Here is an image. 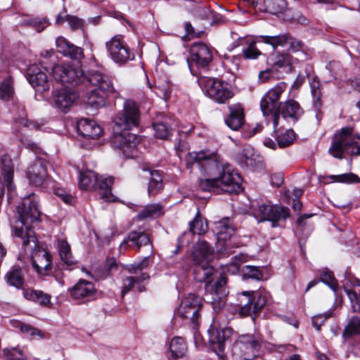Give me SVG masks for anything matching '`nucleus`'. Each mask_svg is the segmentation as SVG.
<instances>
[{
  "label": "nucleus",
  "instance_id": "6",
  "mask_svg": "<svg viewBox=\"0 0 360 360\" xmlns=\"http://www.w3.org/2000/svg\"><path fill=\"white\" fill-rule=\"evenodd\" d=\"M328 151L333 157L339 159L343 158L344 154L360 155V134L351 127L342 128L334 135Z\"/></svg>",
  "mask_w": 360,
  "mask_h": 360
},
{
  "label": "nucleus",
  "instance_id": "43",
  "mask_svg": "<svg viewBox=\"0 0 360 360\" xmlns=\"http://www.w3.org/2000/svg\"><path fill=\"white\" fill-rule=\"evenodd\" d=\"M22 25L29 26L36 30L38 32L43 31L49 25V20L46 18H27L22 20Z\"/></svg>",
  "mask_w": 360,
  "mask_h": 360
},
{
  "label": "nucleus",
  "instance_id": "22",
  "mask_svg": "<svg viewBox=\"0 0 360 360\" xmlns=\"http://www.w3.org/2000/svg\"><path fill=\"white\" fill-rule=\"evenodd\" d=\"M77 130L79 134L89 139H98L102 134L101 127L95 121L86 118L77 122Z\"/></svg>",
  "mask_w": 360,
  "mask_h": 360
},
{
  "label": "nucleus",
  "instance_id": "56",
  "mask_svg": "<svg viewBox=\"0 0 360 360\" xmlns=\"http://www.w3.org/2000/svg\"><path fill=\"white\" fill-rule=\"evenodd\" d=\"M67 22L72 30L83 29L84 21L75 15H67Z\"/></svg>",
  "mask_w": 360,
  "mask_h": 360
},
{
  "label": "nucleus",
  "instance_id": "37",
  "mask_svg": "<svg viewBox=\"0 0 360 360\" xmlns=\"http://www.w3.org/2000/svg\"><path fill=\"white\" fill-rule=\"evenodd\" d=\"M260 41L272 46L275 49L278 46H283L288 44L289 39H290V34L288 33L281 34L275 36H260Z\"/></svg>",
  "mask_w": 360,
  "mask_h": 360
},
{
  "label": "nucleus",
  "instance_id": "17",
  "mask_svg": "<svg viewBox=\"0 0 360 360\" xmlns=\"http://www.w3.org/2000/svg\"><path fill=\"white\" fill-rule=\"evenodd\" d=\"M190 60L199 68H205L213 60L212 51L210 48L202 42L194 43L190 51Z\"/></svg>",
  "mask_w": 360,
  "mask_h": 360
},
{
  "label": "nucleus",
  "instance_id": "4",
  "mask_svg": "<svg viewBox=\"0 0 360 360\" xmlns=\"http://www.w3.org/2000/svg\"><path fill=\"white\" fill-rule=\"evenodd\" d=\"M17 243H20L25 250L31 251L32 264L38 275L46 276L52 272L51 255L42 248L34 231H24L22 229H17L15 233Z\"/></svg>",
  "mask_w": 360,
  "mask_h": 360
},
{
  "label": "nucleus",
  "instance_id": "59",
  "mask_svg": "<svg viewBox=\"0 0 360 360\" xmlns=\"http://www.w3.org/2000/svg\"><path fill=\"white\" fill-rule=\"evenodd\" d=\"M70 44L71 43L63 37H59L56 40L57 51L63 56L67 54V50L68 51V47Z\"/></svg>",
  "mask_w": 360,
  "mask_h": 360
},
{
  "label": "nucleus",
  "instance_id": "54",
  "mask_svg": "<svg viewBox=\"0 0 360 360\" xmlns=\"http://www.w3.org/2000/svg\"><path fill=\"white\" fill-rule=\"evenodd\" d=\"M243 53L246 59H255L261 55V52L256 47L254 42L251 43L247 49H244Z\"/></svg>",
  "mask_w": 360,
  "mask_h": 360
},
{
  "label": "nucleus",
  "instance_id": "26",
  "mask_svg": "<svg viewBox=\"0 0 360 360\" xmlns=\"http://www.w3.org/2000/svg\"><path fill=\"white\" fill-rule=\"evenodd\" d=\"M1 174L7 189L11 191L13 189V177L14 165L11 156L5 154L1 156Z\"/></svg>",
  "mask_w": 360,
  "mask_h": 360
},
{
  "label": "nucleus",
  "instance_id": "19",
  "mask_svg": "<svg viewBox=\"0 0 360 360\" xmlns=\"http://www.w3.org/2000/svg\"><path fill=\"white\" fill-rule=\"evenodd\" d=\"M77 98L75 91L68 88H62L53 93L54 106L64 113L69 111Z\"/></svg>",
  "mask_w": 360,
  "mask_h": 360
},
{
  "label": "nucleus",
  "instance_id": "13",
  "mask_svg": "<svg viewBox=\"0 0 360 360\" xmlns=\"http://www.w3.org/2000/svg\"><path fill=\"white\" fill-rule=\"evenodd\" d=\"M285 88L286 84L285 83H279L273 89L269 90L262 97L260 102V108L264 117L272 116L274 119V113L278 108L280 103L278 101Z\"/></svg>",
  "mask_w": 360,
  "mask_h": 360
},
{
  "label": "nucleus",
  "instance_id": "53",
  "mask_svg": "<svg viewBox=\"0 0 360 360\" xmlns=\"http://www.w3.org/2000/svg\"><path fill=\"white\" fill-rule=\"evenodd\" d=\"M330 178L343 183L360 182V178L353 173L343 174L340 176H331Z\"/></svg>",
  "mask_w": 360,
  "mask_h": 360
},
{
  "label": "nucleus",
  "instance_id": "45",
  "mask_svg": "<svg viewBox=\"0 0 360 360\" xmlns=\"http://www.w3.org/2000/svg\"><path fill=\"white\" fill-rule=\"evenodd\" d=\"M7 360H26L24 351L18 347H7L3 350Z\"/></svg>",
  "mask_w": 360,
  "mask_h": 360
},
{
  "label": "nucleus",
  "instance_id": "52",
  "mask_svg": "<svg viewBox=\"0 0 360 360\" xmlns=\"http://www.w3.org/2000/svg\"><path fill=\"white\" fill-rule=\"evenodd\" d=\"M243 255L235 256L232 261L227 265V271L231 274H236L240 269V264L243 263Z\"/></svg>",
  "mask_w": 360,
  "mask_h": 360
},
{
  "label": "nucleus",
  "instance_id": "29",
  "mask_svg": "<svg viewBox=\"0 0 360 360\" xmlns=\"http://www.w3.org/2000/svg\"><path fill=\"white\" fill-rule=\"evenodd\" d=\"M148 278L149 276L146 273H141L139 276H127L124 278L122 279V297H123L131 290L135 285H138L140 292L143 291V287L141 285V283Z\"/></svg>",
  "mask_w": 360,
  "mask_h": 360
},
{
  "label": "nucleus",
  "instance_id": "32",
  "mask_svg": "<svg viewBox=\"0 0 360 360\" xmlns=\"http://www.w3.org/2000/svg\"><path fill=\"white\" fill-rule=\"evenodd\" d=\"M114 182L112 176H98V181L95 185V188H98L101 191V198L105 201H110L112 198L111 186Z\"/></svg>",
  "mask_w": 360,
  "mask_h": 360
},
{
  "label": "nucleus",
  "instance_id": "42",
  "mask_svg": "<svg viewBox=\"0 0 360 360\" xmlns=\"http://www.w3.org/2000/svg\"><path fill=\"white\" fill-rule=\"evenodd\" d=\"M58 251L61 260L68 266L75 263L71 251L70 246L66 240H62L58 241Z\"/></svg>",
  "mask_w": 360,
  "mask_h": 360
},
{
  "label": "nucleus",
  "instance_id": "62",
  "mask_svg": "<svg viewBox=\"0 0 360 360\" xmlns=\"http://www.w3.org/2000/svg\"><path fill=\"white\" fill-rule=\"evenodd\" d=\"M290 45V49L293 52H297L302 50L303 43L300 40H297L290 35V39L288 40V44Z\"/></svg>",
  "mask_w": 360,
  "mask_h": 360
},
{
  "label": "nucleus",
  "instance_id": "57",
  "mask_svg": "<svg viewBox=\"0 0 360 360\" xmlns=\"http://www.w3.org/2000/svg\"><path fill=\"white\" fill-rule=\"evenodd\" d=\"M149 264V256L145 257L140 262L131 264L127 271L129 273H136L137 271H141L146 269Z\"/></svg>",
  "mask_w": 360,
  "mask_h": 360
},
{
  "label": "nucleus",
  "instance_id": "16",
  "mask_svg": "<svg viewBox=\"0 0 360 360\" xmlns=\"http://www.w3.org/2000/svg\"><path fill=\"white\" fill-rule=\"evenodd\" d=\"M232 333L233 330L228 327L217 328L215 326H212L208 330L209 341L220 358L224 356L226 342L229 339Z\"/></svg>",
  "mask_w": 360,
  "mask_h": 360
},
{
  "label": "nucleus",
  "instance_id": "23",
  "mask_svg": "<svg viewBox=\"0 0 360 360\" xmlns=\"http://www.w3.org/2000/svg\"><path fill=\"white\" fill-rule=\"evenodd\" d=\"M229 109V114L225 123L232 130H238L245 123L244 109L240 104L232 105Z\"/></svg>",
  "mask_w": 360,
  "mask_h": 360
},
{
  "label": "nucleus",
  "instance_id": "38",
  "mask_svg": "<svg viewBox=\"0 0 360 360\" xmlns=\"http://www.w3.org/2000/svg\"><path fill=\"white\" fill-rule=\"evenodd\" d=\"M186 350V345L181 338L176 337L172 340L169 345V351L173 358L179 359L183 357Z\"/></svg>",
  "mask_w": 360,
  "mask_h": 360
},
{
  "label": "nucleus",
  "instance_id": "10",
  "mask_svg": "<svg viewBox=\"0 0 360 360\" xmlns=\"http://www.w3.org/2000/svg\"><path fill=\"white\" fill-rule=\"evenodd\" d=\"M254 215L258 222L269 221L272 227H276L280 221L290 217V210L283 206L262 204L254 211Z\"/></svg>",
  "mask_w": 360,
  "mask_h": 360
},
{
  "label": "nucleus",
  "instance_id": "5",
  "mask_svg": "<svg viewBox=\"0 0 360 360\" xmlns=\"http://www.w3.org/2000/svg\"><path fill=\"white\" fill-rule=\"evenodd\" d=\"M214 252V248L204 240H199L193 245L191 259L195 265L194 276L196 281L211 284V276L215 270L210 265V262Z\"/></svg>",
  "mask_w": 360,
  "mask_h": 360
},
{
  "label": "nucleus",
  "instance_id": "31",
  "mask_svg": "<svg viewBox=\"0 0 360 360\" xmlns=\"http://www.w3.org/2000/svg\"><path fill=\"white\" fill-rule=\"evenodd\" d=\"M189 229L188 232H184V236L186 234L191 235H203L208 230V225L205 219H204L200 215V212H198L193 219L189 223Z\"/></svg>",
  "mask_w": 360,
  "mask_h": 360
},
{
  "label": "nucleus",
  "instance_id": "2",
  "mask_svg": "<svg viewBox=\"0 0 360 360\" xmlns=\"http://www.w3.org/2000/svg\"><path fill=\"white\" fill-rule=\"evenodd\" d=\"M186 167L196 165L205 176L217 177L222 181L224 191L229 193L240 192L242 179L239 174L216 152L202 150L188 153L186 157Z\"/></svg>",
  "mask_w": 360,
  "mask_h": 360
},
{
  "label": "nucleus",
  "instance_id": "55",
  "mask_svg": "<svg viewBox=\"0 0 360 360\" xmlns=\"http://www.w3.org/2000/svg\"><path fill=\"white\" fill-rule=\"evenodd\" d=\"M212 307L214 312L218 313L221 311L222 307L225 304L224 300L220 297L218 294H214L212 296L210 301Z\"/></svg>",
  "mask_w": 360,
  "mask_h": 360
},
{
  "label": "nucleus",
  "instance_id": "20",
  "mask_svg": "<svg viewBox=\"0 0 360 360\" xmlns=\"http://www.w3.org/2000/svg\"><path fill=\"white\" fill-rule=\"evenodd\" d=\"M27 78L36 91L40 93L49 91L52 85V82L48 80L46 75L35 65L29 67Z\"/></svg>",
  "mask_w": 360,
  "mask_h": 360
},
{
  "label": "nucleus",
  "instance_id": "44",
  "mask_svg": "<svg viewBox=\"0 0 360 360\" xmlns=\"http://www.w3.org/2000/svg\"><path fill=\"white\" fill-rule=\"evenodd\" d=\"M276 139L278 146L281 148H283L293 143L295 139V133L292 129H288L284 133L277 135Z\"/></svg>",
  "mask_w": 360,
  "mask_h": 360
},
{
  "label": "nucleus",
  "instance_id": "18",
  "mask_svg": "<svg viewBox=\"0 0 360 360\" xmlns=\"http://www.w3.org/2000/svg\"><path fill=\"white\" fill-rule=\"evenodd\" d=\"M124 245L139 250L143 246H149L150 252H153V245L148 233H146L141 227L136 230L130 231L127 238L124 239L120 245L122 248Z\"/></svg>",
  "mask_w": 360,
  "mask_h": 360
},
{
  "label": "nucleus",
  "instance_id": "49",
  "mask_svg": "<svg viewBox=\"0 0 360 360\" xmlns=\"http://www.w3.org/2000/svg\"><path fill=\"white\" fill-rule=\"evenodd\" d=\"M320 281L328 285L334 292L338 289V284L333 276V274L330 271H323L321 274Z\"/></svg>",
  "mask_w": 360,
  "mask_h": 360
},
{
  "label": "nucleus",
  "instance_id": "47",
  "mask_svg": "<svg viewBox=\"0 0 360 360\" xmlns=\"http://www.w3.org/2000/svg\"><path fill=\"white\" fill-rule=\"evenodd\" d=\"M241 271L245 278L260 280L262 278V273L258 266L246 265L242 267Z\"/></svg>",
  "mask_w": 360,
  "mask_h": 360
},
{
  "label": "nucleus",
  "instance_id": "35",
  "mask_svg": "<svg viewBox=\"0 0 360 360\" xmlns=\"http://www.w3.org/2000/svg\"><path fill=\"white\" fill-rule=\"evenodd\" d=\"M162 214V207L160 204L148 205L141 210L137 214L139 220L153 219L160 216Z\"/></svg>",
  "mask_w": 360,
  "mask_h": 360
},
{
  "label": "nucleus",
  "instance_id": "63",
  "mask_svg": "<svg viewBox=\"0 0 360 360\" xmlns=\"http://www.w3.org/2000/svg\"><path fill=\"white\" fill-rule=\"evenodd\" d=\"M327 316L322 314L316 316L312 319V324L317 330H319L322 323L326 321Z\"/></svg>",
  "mask_w": 360,
  "mask_h": 360
},
{
  "label": "nucleus",
  "instance_id": "40",
  "mask_svg": "<svg viewBox=\"0 0 360 360\" xmlns=\"http://www.w3.org/2000/svg\"><path fill=\"white\" fill-rule=\"evenodd\" d=\"M360 334V314L354 316L345 328L342 337L349 338L353 335Z\"/></svg>",
  "mask_w": 360,
  "mask_h": 360
},
{
  "label": "nucleus",
  "instance_id": "34",
  "mask_svg": "<svg viewBox=\"0 0 360 360\" xmlns=\"http://www.w3.org/2000/svg\"><path fill=\"white\" fill-rule=\"evenodd\" d=\"M5 280L8 285L18 289L22 288L25 283V278L20 268H12L5 275Z\"/></svg>",
  "mask_w": 360,
  "mask_h": 360
},
{
  "label": "nucleus",
  "instance_id": "36",
  "mask_svg": "<svg viewBox=\"0 0 360 360\" xmlns=\"http://www.w3.org/2000/svg\"><path fill=\"white\" fill-rule=\"evenodd\" d=\"M98 181V175L92 171L81 172L79 178V186L82 189L89 190L95 188Z\"/></svg>",
  "mask_w": 360,
  "mask_h": 360
},
{
  "label": "nucleus",
  "instance_id": "27",
  "mask_svg": "<svg viewBox=\"0 0 360 360\" xmlns=\"http://www.w3.org/2000/svg\"><path fill=\"white\" fill-rule=\"evenodd\" d=\"M214 232L219 240L226 241L233 235L235 230L229 218L223 219L215 224Z\"/></svg>",
  "mask_w": 360,
  "mask_h": 360
},
{
  "label": "nucleus",
  "instance_id": "7",
  "mask_svg": "<svg viewBox=\"0 0 360 360\" xmlns=\"http://www.w3.org/2000/svg\"><path fill=\"white\" fill-rule=\"evenodd\" d=\"M18 214L20 221L12 228V236L14 238L17 229H22L24 231H32L30 226L39 221L41 213L34 194L29 195L22 199L18 207Z\"/></svg>",
  "mask_w": 360,
  "mask_h": 360
},
{
  "label": "nucleus",
  "instance_id": "50",
  "mask_svg": "<svg viewBox=\"0 0 360 360\" xmlns=\"http://www.w3.org/2000/svg\"><path fill=\"white\" fill-rule=\"evenodd\" d=\"M311 91L314 98V106L316 108H319L321 106V93L319 89V82L314 79L312 82L310 83Z\"/></svg>",
  "mask_w": 360,
  "mask_h": 360
},
{
  "label": "nucleus",
  "instance_id": "58",
  "mask_svg": "<svg viewBox=\"0 0 360 360\" xmlns=\"http://www.w3.org/2000/svg\"><path fill=\"white\" fill-rule=\"evenodd\" d=\"M226 283V278L225 276L221 275L219 278L211 285V290L214 294H219L222 292V288Z\"/></svg>",
  "mask_w": 360,
  "mask_h": 360
},
{
  "label": "nucleus",
  "instance_id": "1",
  "mask_svg": "<svg viewBox=\"0 0 360 360\" xmlns=\"http://www.w3.org/2000/svg\"><path fill=\"white\" fill-rule=\"evenodd\" d=\"M56 82L71 86H89L86 93V103L94 108L104 105L105 98L116 94L110 78L97 70L90 71L84 76L80 68L56 65L51 69Z\"/></svg>",
  "mask_w": 360,
  "mask_h": 360
},
{
  "label": "nucleus",
  "instance_id": "12",
  "mask_svg": "<svg viewBox=\"0 0 360 360\" xmlns=\"http://www.w3.org/2000/svg\"><path fill=\"white\" fill-rule=\"evenodd\" d=\"M207 95L219 103H225L231 98L233 93L228 83L216 78H205L200 80Z\"/></svg>",
  "mask_w": 360,
  "mask_h": 360
},
{
  "label": "nucleus",
  "instance_id": "25",
  "mask_svg": "<svg viewBox=\"0 0 360 360\" xmlns=\"http://www.w3.org/2000/svg\"><path fill=\"white\" fill-rule=\"evenodd\" d=\"M269 62L276 70L283 69L285 72L292 70L294 58L288 53H276L269 58Z\"/></svg>",
  "mask_w": 360,
  "mask_h": 360
},
{
  "label": "nucleus",
  "instance_id": "64",
  "mask_svg": "<svg viewBox=\"0 0 360 360\" xmlns=\"http://www.w3.org/2000/svg\"><path fill=\"white\" fill-rule=\"evenodd\" d=\"M56 194L60 197V198L67 204H71L72 202V197L71 195L66 193L63 190H58Z\"/></svg>",
  "mask_w": 360,
  "mask_h": 360
},
{
  "label": "nucleus",
  "instance_id": "11",
  "mask_svg": "<svg viewBox=\"0 0 360 360\" xmlns=\"http://www.w3.org/2000/svg\"><path fill=\"white\" fill-rule=\"evenodd\" d=\"M107 51L112 60L118 65H124L134 59V54L121 35L114 36L105 43Z\"/></svg>",
  "mask_w": 360,
  "mask_h": 360
},
{
  "label": "nucleus",
  "instance_id": "24",
  "mask_svg": "<svg viewBox=\"0 0 360 360\" xmlns=\"http://www.w3.org/2000/svg\"><path fill=\"white\" fill-rule=\"evenodd\" d=\"M95 291L94 285L91 282L83 279H80L69 289L70 295L75 300L90 297L94 295Z\"/></svg>",
  "mask_w": 360,
  "mask_h": 360
},
{
  "label": "nucleus",
  "instance_id": "3",
  "mask_svg": "<svg viewBox=\"0 0 360 360\" xmlns=\"http://www.w3.org/2000/svg\"><path fill=\"white\" fill-rule=\"evenodd\" d=\"M140 121V111L137 104L127 100L124 103L123 109L118 112L113 122L122 131L114 134L111 139V146L120 149L127 158H133L136 156V147L139 138L128 131L138 126Z\"/></svg>",
  "mask_w": 360,
  "mask_h": 360
},
{
  "label": "nucleus",
  "instance_id": "48",
  "mask_svg": "<svg viewBox=\"0 0 360 360\" xmlns=\"http://www.w3.org/2000/svg\"><path fill=\"white\" fill-rule=\"evenodd\" d=\"M345 291L350 300L353 311L360 313V290L357 292L352 289L345 288Z\"/></svg>",
  "mask_w": 360,
  "mask_h": 360
},
{
  "label": "nucleus",
  "instance_id": "9",
  "mask_svg": "<svg viewBox=\"0 0 360 360\" xmlns=\"http://www.w3.org/2000/svg\"><path fill=\"white\" fill-rule=\"evenodd\" d=\"M240 307L238 314L240 317L250 316L255 323L257 317L266 304V296L259 292L244 291L241 293Z\"/></svg>",
  "mask_w": 360,
  "mask_h": 360
},
{
  "label": "nucleus",
  "instance_id": "46",
  "mask_svg": "<svg viewBox=\"0 0 360 360\" xmlns=\"http://www.w3.org/2000/svg\"><path fill=\"white\" fill-rule=\"evenodd\" d=\"M155 135L160 139H168L172 134V129L165 122H155L153 124Z\"/></svg>",
  "mask_w": 360,
  "mask_h": 360
},
{
  "label": "nucleus",
  "instance_id": "60",
  "mask_svg": "<svg viewBox=\"0 0 360 360\" xmlns=\"http://www.w3.org/2000/svg\"><path fill=\"white\" fill-rule=\"evenodd\" d=\"M20 330L23 334L30 337L40 335L41 333L40 330L26 323H20Z\"/></svg>",
  "mask_w": 360,
  "mask_h": 360
},
{
  "label": "nucleus",
  "instance_id": "30",
  "mask_svg": "<svg viewBox=\"0 0 360 360\" xmlns=\"http://www.w3.org/2000/svg\"><path fill=\"white\" fill-rule=\"evenodd\" d=\"M25 299L34 302L42 307H49L51 305V295L38 290H27L23 293Z\"/></svg>",
  "mask_w": 360,
  "mask_h": 360
},
{
  "label": "nucleus",
  "instance_id": "15",
  "mask_svg": "<svg viewBox=\"0 0 360 360\" xmlns=\"http://www.w3.org/2000/svg\"><path fill=\"white\" fill-rule=\"evenodd\" d=\"M201 308L200 298L190 294L182 300L178 309L177 315L182 318H190L194 324L198 325Z\"/></svg>",
  "mask_w": 360,
  "mask_h": 360
},
{
  "label": "nucleus",
  "instance_id": "39",
  "mask_svg": "<svg viewBox=\"0 0 360 360\" xmlns=\"http://www.w3.org/2000/svg\"><path fill=\"white\" fill-rule=\"evenodd\" d=\"M264 10L271 14L283 13L287 8L285 0H264Z\"/></svg>",
  "mask_w": 360,
  "mask_h": 360
},
{
  "label": "nucleus",
  "instance_id": "51",
  "mask_svg": "<svg viewBox=\"0 0 360 360\" xmlns=\"http://www.w3.org/2000/svg\"><path fill=\"white\" fill-rule=\"evenodd\" d=\"M67 54H65V56L70 57L73 60H81L84 58V52L83 49L79 46H75L72 44L68 47V51L67 50Z\"/></svg>",
  "mask_w": 360,
  "mask_h": 360
},
{
  "label": "nucleus",
  "instance_id": "33",
  "mask_svg": "<svg viewBox=\"0 0 360 360\" xmlns=\"http://www.w3.org/2000/svg\"><path fill=\"white\" fill-rule=\"evenodd\" d=\"M198 186L200 190L204 192L218 193L219 189L224 191V184L222 181L217 179V177L207 176L205 179H200L198 181Z\"/></svg>",
  "mask_w": 360,
  "mask_h": 360
},
{
  "label": "nucleus",
  "instance_id": "41",
  "mask_svg": "<svg viewBox=\"0 0 360 360\" xmlns=\"http://www.w3.org/2000/svg\"><path fill=\"white\" fill-rule=\"evenodd\" d=\"M14 96L13 81L8 77L4 79L0 84V98L3 101H9Z\"/></svg>",
  "mask_w": 360,
  "mask_h": 360
},
{
  "label": "nucleus",
  "instance_id": "21",
  "mask_svg": "<svg viewBox=\"0 0 360 360\" xmlns=\"http://www.w3.org/2000/svg\"><path fill=\"white\" fill-rule=\"evenodd\" d=\"M26 175L30 183L33 186L42 185L48 176L46 162L41 158H37L27 168Z\"/></svg>",
  "mask_w": 360,
  "mask_h": 360
},
{
  "label": "nucleus",
  "instance_id": "28",
  "mask_svg": "<svg viewBox=\"0 0 360 360\" xmlns=\"http://www.w3.org/2000/svg\"><path fill=\"white\" fill-rule=\"evenodd\" d=\"M143 171H148L150 174L149 182L148 186V193L150 196L158 194L163 188V182L162 176L158 170H151L150 169L143 168Z\"/></svg>",
  "mask_w": 360,
  "mask_h": 360
},
{
  "label": "nucleus",
  "instance_id": "8",
  "mask_svg": "<svg viewBox=\"0 0 360 360\" xmlns=\"http://www.w3.org/2000/svg\"><path fill=\"white\" fill-rule=\"evenodd\" d=\"M262 342L258 335H241L232 346V356L236 360H253L258 356Z\"/></svg>",
  "mask_w": 360,
  "mask_h": 360
},
{
  "label": "nucleus",
  "instance_id": "14",
  "mask_svg": "<svg viewBox=\"0 0 360 360\" xmlns=\"http://www.w3.org/2000/svg\"><path fill=\"white\" fill-rule=\"evenodd\" d=\"M304 114L303 109L300 104L294 100H288L283 103H279L277 110L274 113V128L276 131L278 125L280 115L289 121L297 122Z\"/></svg>",
  "mask_w": 360,
  "mask_h": 360
},
{
  "label": "nucleus",
  "instance_id": "61",
  "mask_svg": "<svg viewBox=\"0 0 360 360\" xmlns=\"http://www.w3.org/2000/svg\"><path fill=\"white\" fill-rule=\"evenodd\" d=\"M159 90L162 94L164 99L167 101L171 97L172 86L171 84L166 82L159 86Z\"/></svg>",
  "mask_w": 360,
  "mask_h": 360
}]
</instances>
